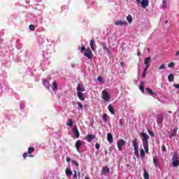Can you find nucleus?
Listing matches in <instances>:
<instances>
[{"label":"nucleus","mask_w":179,"mask_h":179,"mask_svg":"<svg viewBox=\"0 0 179 179\" xmlns=\"http://www.w3.org/2000/svg\"><path fill=\"white\" fill-rule=\"evenodd\" d=\"M141 138L143 141V146L145 150V153H149V139L150 137L145 132L141 134Z\"/></svg>","instance_id":"nucleus-1"},{"label":"nucleus","mask_w":179,"mask_h":179,"mask_svg":"<svg viewBox=\"0 0 179 179\" xmlns=\"http://www.w3.org/2000/svg\"><path fill=\"white\" fill-rule=\"evenodd\" d=\"M136 1L138 5H141V8H143V9H145V8L149 6V0H136Z\"/></svg>","instance_id":"nucleus-2"},{"label":"nucleus","mask_w":179,"mask_h":179,"mask_svg":"<svg viewBox=\"0 0 179 179\" xmlns=\"http://www.w3.org/2000/svg\"><path fill=\"white\" fill-rule=\"evenodd\" d=\"M102 99L104 101H110V94L106 90L102 91Z\"/></svg>","instance_id":"nucleus-3"},{"label":"nucleus","mask_w":179,"mask_h":179,"mask_svg":"<svg viewBox=\"0 0 179 179\" xmlns=\"http://www.w3.org/2000/svg\"><path fill=\"white\" fill-rule=\"evenodd\" d=\"M84 55L85 57L88 58V59H92V58H93V52H92L90 48H87L86 51L84 52Z\"/></svg>","instance_id":"nucleus-4"},{"label":"nucleus","mask_w":179,"mask_h":179,"mask_svg":"<svg viewBox=\"0 0 179 179\" xmlns=\"http://www.w3.org/2000/svg\"><path fill=\"white\" fill-rule=\"evenodd\" d=\"M117 149L121 152L122 150V147L125 146L126 142L122 139H120L119 141H117Z\"/></svg>","instance_id":"nucleus-5"},{"label":"nucleus","mask_w":179,"mask_h":179,"mask_svg":"<svg viewBox=\"0 0 179 179\" xmlns=\"http://www.w3.org/2000/svg\"><path fill=\"white\" fill-rule=\"evenodd\" d=\"M107 173H110V168L108 166H103L101 174L106 176Z\"/></svg>","instance_id":"nucleus-6"},{"label":"nucleus","mask_w":179,"mask_h":179,"mask_svg":"<svg viewBox=\"0 0 179 179\" xmlns=\"http://www.w3.org/2000/svg\"><path fill=\"white\" fill-rule=\"evenodd\" d=\"M115 26H127L128 23L127 22V21L117 20L115 22Z\"/></svg>","instance_id":"nucleus-7"},{"label":"nucleus","mask_w":179,"mask_h":179,"mask_svg":"<svg viewBox=\"0 0 179 179\" xmlns=\"http://www.w3.org/2000/svg\"><path fill=\"white\" fill-rule=\"evenodd\" d=\"M150 59H151L150 57H148L144 59V64L147 69H148L149 66H150Z\"/></svg>","instance_id":"nucleus-8"},{"label":"nucleus","mask_w":179,"mask_h":179,"mask_svg":"<svg viewBox=\"0 0 179 179\" xmlns=\"http://www.w3.org/2000/svg\"><path fill=\"white\" fill-rule=\"evenodd\" d=\"M86 92V89L85 88V86L80 84H78L77 92Z\"/></svg>","instance_id":"nucleus-9"},{"label":"nucleus","mask_w":179,"mask_h":179,"mask_svg":"<svg viewBox=\"0 0 179 179\" xmlns=\"http://www.w3.org/2000/svg\"><path fill=\"white\" fill-rule=\"evenodd\" d=\"M86 141H87V142H92V139H96V136H94L93 134H88L86 137H85Z\"/></svg>","instance_id":"nucleus-10"},{"label":"nucleus","mask_w":179,"mask_h":179,"mask_svg":"<svg viewBox=\"0 0 179 179\" xmlns=\"http://www.w3.org/2000/svg\"><path fill=\"white\" fill-rule=\"evenodd\" d=\"M107 139L109 143H113V142H114V138H113V134H111V133H108Z\"/></svg>","instance_id":"nucleus-11"},{"label":"nucleus","mask_w":179,"mask_h":179,"mask_svg":"<svg viewBox=\"0 0 179 179\" xmlns=\"http://www.w3.org/2000/svg\"><path fill=\"white\" fill-rule=\"evenodd\" d=\"M80 146H82V141L78 140L76 143V149L77 152H79V149H80Z\"/></svg>","instance_id":"nucleus-12"},{"label":"nucleus","mask_w":179,"mask_h":179,"mask_svg":"<svg viewBox=\"0 0 179 179\" xmlns=\"http://www.w3.org/2000/svg\"><path fill=\"white\" fill-rule=\"evenodd\" d=\"M77 96L81 101H85V95H83V92H77Z\"/></svg>","instance_id":"nucleus-13"},{"label":"nucleus","mask_w":179,"mask_h":179,"mask_svg":"<svg viewBox=\"0 0 179 179\" xmlns=\"http://www.w3.org/2000/svg\"><path fill=\"white\" fill-rule=\"evenodd\" d=\"M153 164L155 166V167H160V162H159V159L156 158H153Z\"/></svg>","instance_id":"nucleus-14"},{"label":"nucleus","mask_w":179,"mask_h":179,"mask_svg":"<svg viewBox=\"0 0 179 179\" xmlns=\"http://www.w3.org/2000/svg\"><path fill=\"white\" fill-rule=\"evenodd\" d=\"M73 132L76 135V138H79L80 136V134L79 133V130L78 129V127H74L73 128Z\"/></svg>","instance_id":"nucleus-15"},{"label":"nucleus","mask_w":179,"mask_h":179,"mask_svg":"<svg viewBox=\"0 0 179 179\" xmlns=\"http://www.w3.org/2000/svg\"><path fill=\"white\" fill-rule=\"evenodd\" d=\"M52 90L55 92L56 90H58V84H57V82L54 81L52 85Z\"/></svg>","instance_id":"nucleus-16"},{"label":"nucleus","mask_w":179,"mask_h":179,"mask_svg":"<svg viewBox=\"0 0 179 179\" xmlns=\"http://www.w3.org/2000/svg\"><path fill=\"white\" fill-rule=\"evenodd\" d=\"M108 111H110V113L111 114H113L114 115V114H115V110H114V108H113V106L111 105H108Z\"/></svg>","instance_id":"nucleus-17"},{"label":"nucleus","mask_w":179,"mask_h":179,"mask_svg":"<svg viewBox=\"0 0 179 179\" xmlns=\"http://www.w3.org/2000/svg\"><path fill=\"white\" fill-rule=\"evenodd\" d=\"M96 44V41L94 40H91L90 43V45L91 47L92 51H94V45Z\"/></svg>","instance_id":"nucleus-18"},{"label":"nucleus","mask_w":179,"mask_h":179,"mask_svg":"<svg viewBox=\"0 0 179 179\" xmlns=\"http://www.w3.org/2000/svg\"><path fill=\"white\" fill-rule=\"evenodd\" d=\"M43 84L45 86L46 89L50 90V83L47 80H43Z\"/></svg>","instance_id":"nucleus-19"},{"label":"nucleus","mask_w":179,"mask_h":179,"mask_svg":"<svg viewBox=\"0 0 179 179\" xmlns=\"http://www.w3.org/2000/svg\"><path fill=\"white\" fill-rule=\"evenodd\" d=\"M169 138H173V136H176L177 135V129L174 128L172 133H169Z\"/></svg>","instance_id":"nucleus-20"},{"label":"nucleus","mask_w":179,"mask_h":179,"mask_svg":"<svg viewBox=\"0 0 179 179\" xmlns=\"http://www.w3.org/2000/svg\"><path fill=\"white\" fill-rule=\"evenodd\" d=\"M162 9H166L167 8V0H163L162 4L161 5Z\"/></svg>","instance_id":"nucleus-21"},{"label":"nucleus","mask_w":179,"mask_h":179,"mask_svg":"<svg viewBox=\"0 0 179 179\" xmlns=\"http://www.w3.org/2000/svg\"><path fill=\"white\" fill-rule=\"evenodd\" d=\"M101 45L103 47V50H106V51H108V52H110V49H108V48L107 47V45L106 44V43L102 42L101 43Z\"/></svg>","instance_id":"nucleus-22"},{"label":"nucleus","mask_w":179,"mask_h":179,"mask_svg":"<svg viewBox=\"0 0 179 179\" xmlns=\"http://www.w3.org/2000/svg\"><path fill=\"white\" fill-rule=\"evenodd\" d=\"M157 122L159 124H163V116L162 115L158 116V117L157 118Z\"/></svg>","instance_id":"nucleus-23"},{"label":"nucleus","mask_w":179,"mask_h":179,"mask_svg":"<svg viewBox=\"0 0 179 179\" xmlns=\"http://www.w3.org/2000/svg\"><path fill=\"white\" fill-rule=\"evenodd\" d=\"M179 160V155L178 153H174L172 157V161Z\"/></svg>","instance_id":"nucleus-24"},{"label":"nucleus","mask_w":179,"mask_h":179,"mask_svg":"<svg viewBox=\"0 0 179 179\" xmlns=\"http://www.w3.org/2000/svg\"><path fill=\"white\" fill-rule=\"evenodd\" d=\"M132 144H133V146H134V149H138V141L136 139H134L132 141Z\"/></svg>","instance_id":"nucleus-25"},{"label":"nucleus","mask_w":179,"mask_h":179,"mask_svg":"<svg viewBox=\"0 0 179 179\" xmlns=\"http://www.w3.org/2000/svg\"><path fill=\"white\" fill-rule=\"evenodd\" d=\"M66 176H73V173H72V171L69 169H66Z\"/></svg>","instance_id":"nucleus-26"},{"label":"nucleus","mask_w":179,"mask_h":179,"mask_svg":"<svg viewBox=\"0 0 179 179\" xmlns=\"http://www.w3.org/2000/svg\"><path fill=\"white\" fill-rule=\"evenodd\" d=\"M172 164L173 167L179 166V160L172 161Z\"/></svg>","instance_id":"nucleus-27"},{"label":"nucleus","mask_w":179,"mask_h":179,"mask_svg":"<svg viewBox=\"0 0 179 179\" xmlns=\"http://www.w3.org/2000/svg\"><path fill=\"white\" fill-rule=\"evenodd\" d=\"M143 177L145 179H149V173L148 171H146V169H144Z\"/></svg>","instance_id":"nucleus-28"},{"label":"nucleus","mask_w":179,"mask_h":179,"mask_svg":"<svg viewBox=\"0 0 179 179\" xmlns=\"http://www.w3.org/2000/svg\"><path fill=\"white\" fill-rule=\"evenodd\" d=\"M145 90H146L147 93H148V94H150V96L155 94V92H153V91L150 88H146Z\"/></svg>","instance_id":"nucleus-29"},{"label":"nucleus","mask_w":179,"mask_h":179,"mask_svg":"<svg viewBox=\"0 0 179 179\" xmlns=\"http://www.w3.org/2000/svg\"><path fill=\"white\" fill-rule=\"evenodd\" d=\"M66 125L67 127H72L73 125V121L72 120V119H69Z\"/></svg>","instance_id":"nucleus-30"},{"label":"nucleus","mask_w":179,"mask_h":179,"mask_svg":"<svg viewBox=\"0 0 179 179\" xmlns=\"http://www.w3.org/2000/svg\"><path fill=\"white\" fill-rule=\"evenodd\" d=\"M127 20L128 23H129V24H131V23H132V15H129L127 17Z\"/></svg>","instance_id":"nucleus-31"},{"label":"nucleus","mask_w":179,"mask_h":179,"mask_svg":"<svg viewBox=\"0 0 179 179\" xmlns=\"http://www.w3.org/2000/svg\"><path fill=\"white\" fill-rule=\"evenodd\" d=\"M168 80L169 82H173V80H174V74H170L168 77Z\"/></svg>","instance_id":"nucleus-32"},{"label":"nucleus","mask_w":179,"mask_h":179,"mask_svg":"<svg viewBox=\"0 0 179 179\" xmlns=\"http://www.w3.org/2000/svg\"><path fill=\"white\" fill-rule=\"evenodd\" d=\"M102 120H103L105 122H108V117H107V115H106V113H104V114L103 115Z\"/></svg>","instance_id":"nucleus-33"},{"label":"nucleus","mask_w":179,"mask_h":179,"mask_svg":"<svg viewBox=\"0 0 179 179\" xmlns=\"http://www.w3.org/2000/svg\"><path fill=\"white\" fill-rule=\"evenodd\" d=\"M77 105L78 106V110H83V104L80 102H77Z\"/></svg>","instance_id":"nucleus-34"},{"label":"nucleus","mask_w":179,"mask_h":179,"mask_svg":"<svg viewBox=\"0 0 179 179\" xmlns=\"http://www.w3.org/2000/svg\"><path fill=\"white\" fill-rule=\"evenodd\" d=\"M140 156L143 159L145 157V150L143 149H141L140 150Z\"/></svg>","instance_id":"nucleus-35"},{"label":"nucleus","mask_w":179,"mask_h":179,"mask_svg":"<svg viewBox=\"0 0 179 179\" xmlns=\"http://www.w3.org/2000/svg\"><path fill=\"white\" fill-rule=\"evenodd\" d=\"M29 29L31 31H34L36 30V27L33 24H30Z\"/></svg>","instance_id":"nucleus-36"},{"label":"nucleus","mask_w":179,"mask_h":179,"mask_svg":"<svg viewBox=\"0 0 179 179\" xmlns=\"http://www.w3.org/2000/svg\"><path fill=\"white\" fill-rule=\"evenodd\" d=\"M33 152H34V148L33 147H29L28 148V154H31L33 153Z\"/></svg>","instance_id":"nucleus-37"},{"label":"nucleus","mask_w":179,"mask_h":179,"mask_svg":"<svg viewBox=\"0 0 179 179\" xmlns=\"http://www.w3.org/2000/svg\"><path fill=\"white\" fill-rule=\"evenodd\" d=\"M134 155L136 157H139V150H138V148H134Z\"/></svg>","instance_id":"nucleus-38"},{"label":"nucleus","mask_w":179,"mask_h":179,"mask_svg":"<svg viewBox=\"0 0 179 179\" xmlns=\"http://www.w3.org/2000/svg\"><path fill=\"white\" fill-rule=\"evenodd\" d=\"M169 68H174L176 66V64L174 62H171L168 64Z\"/></svg>","instance_id":"nucleus-39"},{"label":"nucleus","mask_w":179,"mask_h":179,"mask_svg":"<svg viewBox=\"0 0 179 179\" xmlns=\"http://www.w3.org/2000/svg\"><path fill=\"white\" fill-rule=\"evenodd\" d=\"M147 71H148V68H145L144 71H143V75H142L143 78H146V72H147Z\"/></svg>","instance_id":"nucleus-40"},{"label":"nucleus","mask_w":179,"mask_h":179,"mask_svg":"<svg viewBox=\"0 0 179 179\" xmlns=\"http://www.w3.org/2000/svg\"><path fill=\"white\" fill-rule=\"evenodd\" d=\"M85 51H86V47H85V46L81 47V48H80V52L84 53Z\"/></svg>","instance_id":"nucleus-41"},{"label":"nucleus","mask_w":179,"mask_h":179,"mask_svg":"<svg viewBox=\"0 0 179 179\" xmlns=\"http://www.w3.org/2000/svg\"><path fill=\"white\" fill-rule=\"evenodd\" d=\"M139 89L141 90L142 93H145V87H143V85L140 86Z\"/></svg>","instance_id":"nucleus-42"},{"label":"nucleus","mask_w":179,"mask_h":179,"mask_svg":"<svg viewBox=\"0 0 179 179\" xmlns=\"http://www.w3.org/2000/svg\"><path fill=\"white\" fill-rule=\"evenodd\" d=\"M97 80H99V82H100V83H103V77L99 76L97 78Z\"/></svg>","instance_id":"nucleus-43"},{"label":"nucleus","mask_w":179,"mask_h":179,"mask_svg":"<svg viewBox=\"0 0 179 179\" xmlns=\"http://www.w3.org/2000/svg\"><path fill=\"white\" fill-rule=\"evenodd\" d=\"M164 68H166V64H163L158 68V69H164Z\"/></svg>","instance_id":"nucleus-44"},{"label":"nucleus","mask_w":179,"mask_h":179,"mask_svg":"<svg viewBox=\"0 0 179 179\" xmlns=\"http://www.w3.org/2000/svg\"><path fill=\"white\" fill-rule=\"evenodd\" d=\"M72 162H73V164H75V166H76L77 167H79V163H78V162L72 160Z\"/></svg>","instance_id":"nucleus-45"},{"label":"nucleus","mask_w":179,"mask_h":179,"mask_svg":"<svg viewBox=\"0 0 179 179\" xmlns=\"http://www.w3.org/2000/svg\"><path fill=\"white\" fill-rule=\"evenodd\" d=\"M73 178L78 179V172L76 171H74Z\"/></svg>","instance_id":"nucleus-46"},{"label":"nucleus","mask_w":179,"mask_h":179,"mask_svg":"<svg viewBox=\"0 0 179 179\" xmlns=\"http://www.w3.org/2000/svg\"><path fill=\"white\" fill-rule=\"evenodd\" d=\"M148 133L150 135V136H155V133H153V131L148 130Z\"/></svg>","instance_id":"nucleus-47"},{"label":"nucleus","mask_w":179,"mask_h":179,"mask_svg":"<svg viewBox=\"0 0 179 179\" xmlns=\"http://www.w3.org/2000/svg\"><path fill=\"white\" fill-rule=\"evenodd\" d=\"M95 148H96V149H97V150L100 149V144H99L98 143H96L95 144Z\"/></svg>","instance_id":"nucleus-48"},{"label":"nucleus","mask_w":179,"mask_h":179,"mask_svg":"<svg viewBox=\"0 0 179 179\" xmlns=\"http://www.w3.org/2000/svg\"><path fill=\"white\" fill-rule=\"evenodd\" d=\"M120 66H122V68H125V63L124 62H120Z\"/></svg>","instance_id":"nucleus-49"},{"label":"nucleus","mask_w":179,"mask_h":179,"mask_svg":"<svg viewBox=\"0 0 179 179\" xmlns=\"http://www.w3.org/2000/svg\"><path fill=\"white\" fill-rule=\"evenodd\" d=\"M162 152H166V146L163 145V146L162 147Z\"/></svg>","instance_id":"nucleus-50"},{"label":"nucleus","mask_w":179,"mask_h":179,"mask_svg":"<svg viewBox=\"0 0 179 179\" xmlns=\"http://www.w3.org/2000/svg\"><path fill=\"white\" fill-rule=\"evenodd\" d=\"M29 154V152L27 153V152H24V154H23V157H24V159H26V157H27V155Z\"/></svg>","instance_id":"nucleus-51"},{"label":"nucleus","mask_w":179,"mask_h":179,"mask_svg":"<svg viewBox=\"0 0 179 179\" xmlns=\"http://www.w3.org/2000/svg\"><path fill=\"white\" fill-rule=\"evenodd\" d=\"M174 87L179 89V84H173Z\"/></svg>","instance_id":"nucleus-52"},{"label":"nucleus","mask_w":179,"mask_h":179,"mask_svg":"<svg viewBox=\"0 0 179 179\" xmlns=\"http://www.w3.org/2000/svg\"><path fill=\"white\" fill-rule=\"evenodd\" d=\"M66 160L67 162H71V158L67 157Z\"/></svg>","instance_id":"nucleus-53"},{"label":"nucleus","mask_w":179,"mask_h":179,"mask_svg":"<svg viewBox=\"0 0 179 179\" xmlns=\"http://www.w3.org/2000/svg\"><path fill=\"white\" fill-rule=\"evenodd\" d=\"M137 55H138V57L141 56V51L137 52Z\"/></svg>","instance_id":"nucleus-54"},{"label":"nucleus","mask_w":179,"mask_h":179,"mask_svg":"<svg viewBox=\"0 0 179 179\" xmlns=\"http://www.w3.org/2000/svg\"><path fill=\"white\" fill-rule=\"evenodd\" d=\"M71 67L75 68V64H71Z\"/></svg>","instance_id":"nucleus-55"},{"label":"nucleus","mask_w":179,"mask_h":179,"mask_svg":"<svg viewBox=\"0 0 179 179\" xmlns=\"http://www.w3.org/2000/svg\"><path fill=\"white\" fill-rule=\"evenodd\" d=\"M113 148H114V147H110V148H109L110 152H111V150H113Z\"/></svg>","instance_id":"nucleus-56"},{"label":"nucleus","mask_w":179,"mask_h":179,"mask_svg":"<svg viewBox=\"0 0 179 179\" xmlns=\"http://www.w3.org/2000/svg\"><path fill=\"white\" fill-rule=\"evenodd\" d=\"M178 55H179V51L176 52V56L178 57Z\"/></svg>","instance_id":"nucleus-57"},{"label":"nucleus","mask_w":179,"mask_h":179,"mask_svg":"<svg viewBox=\"0 0 179 179\" xmlns=\"http://www.w3.org/2000/svg\"><path fill=\"white\" fill-rule=\"evenodd\" d=\"M167 23H169V21L166 20L165 24H167Z\"/></svg>","instance_id":"nucleus-58"},{"label":"nucleus","mask_w":179,"mask_h":179,"mask_svg":"<svg viewBox=\"0 0 179 179\" xmlns=\"http://www.w3.org/2000/svg\"><path fill=\"white\" fill-rule=\"evenodd\" d=\"M107 153H108V152H107V150H105V154L107 155Z\"/></svg>","instance_id":"nucleus-59"},{"label":"nucleus","mask_w":179,"mask_h":179,"mask_svg":"<svg viewBox=\"0 0 179 179\" xmlns=\"http://www.w3.org/2000/svg\"><path fill=\"white\" fill-rule=\"evenodd\" d=\"M85 179H90V178H87V177H85Z\"/></svg>","instance_id":"nucleus-60"},{"label":"nucleus","mask_w":179,"mask_h":179,"mask_svg":"<svg viewBox=\"0 0 179 179\" xmlns=\"http://www.w3.org/2000/svg\"><path fill=\"white\" fill-rule=\"evenodd\" d=\"M169 113H171V111H169Z\"/></svg>","instance_id":"nucleus-61"}]
</instances>
